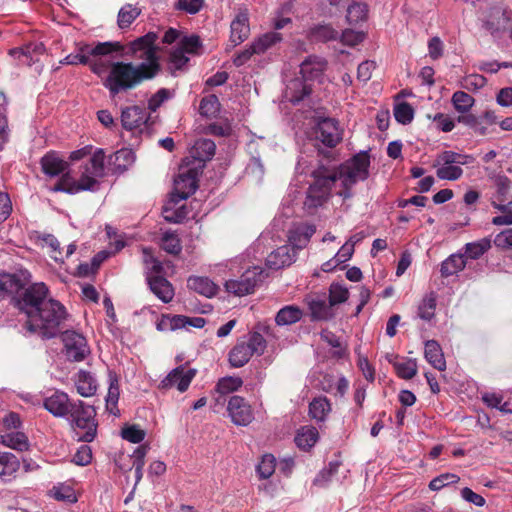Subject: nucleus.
Listing matches in <instances>:
<instances>
[{"mask_svg":"<svg viewBox=\"0 0 512 512\" xmlns=\"http://www.w3.org/2000/svg\"><path fill=\"white\" fill-rule=\"evenodd\" d=\"M170 97L171 92L166 88H161L148 100V109L155 112Z\"/></svg>","mask_w":512,"mask_h":512,"instance_id":"nucleus-63","label":"nucleus"},{"mask_svg":"<svg viewBox=\"0 0 512 512\" xmlns=\"http://www.w3.org/2000/svg\"><path fill=\"white\" fill-rule=\"evenodd\" d=\"M156 66L149 63L115 61L103 78V86L109 91L110 97L135 89L146 80L155 78Z\"/></svg>","mask_w":512,"mask_h":512,"instance_id":"nucleus-3","label":"nucleus"},{"mask_svg":"<svg viewBox=\"0 0 512 512\" xmlns=\"http://www.w3.org/2000/svg\"><path fill=\"white\" fill-rule=\"evenodd\" d=\"M74 384L76 387L77 392L82 397H91L94 396L98 389V382L95 376L85 370H79L74 375Z\"/></svg>","mask_w":512,"mask_h":512,"instance_id":"nucleus-22","label":"nucleus"},{"mask_svg":"<svg viewBox=\"0 0 512 512\" xmlns=\"http://www.w3.org/2000/svg\"><path fill=\"white\" fill-rule=\"evenodd\" d=\"M490 248L491 240L489 238H482L478 241L467 243L465 245V253L471 259H478Z\"/></svg>","mask_w":512,"mask_h":512,"instance_id":"nucleus-40","label":"nucleus"},{"mask_svg":"<svg viewBox=\"0 0 512 512\" xmlns=\"http://www.w3.org/2000/svg\"><path fill=\"white\" fill-rule=\"evenodd\" d=\"M148 284L153 294L164 303H169L174 297L172 284L162 275L152 276L148 274Z\"/></svg>","mask_w":512,"mask_h":512,"instance_id":"nucleus-21","label":"nucleus"},{"mask_svg":"<svg viewBox=\"0 0 512 512\" xmlns=\"http://www.w3.org/2000/svg\"><path fill=\"white\" fill-rule=\"evenodd\" d=\"M227 411L232 422L238 426H247L254 419L251 406L243 397L237 395L230 397Z\"/></svg>","mask_w":512,"mask_h":512,"instance_id":"nucleus-14","label":"nucleus"},{"mask_svg":"<svg viewBox=\"0 0 512 512\" xmlns=\"http://www.w3.org/2000/svg\"><path fill=\"white\" fill-rule=\"evenodd\" d=\"M370 160L366 154H358L340 165L337 170L329 171L326 168L313 172L314 181L310 184L304 206L308 210L316 209L328 199L333 186L338 182L341 189L337 194L344 199L352 196L351 189L359 181L369 176Z\"/></svg>","mask_w":512,"mask_h":512,"instance_id":"nucleus-2","label":"nucleus"},{"mask_svg":"<svg viewBox=\"0 0 512 512\" xmlns=\"http://www.w3.org/2000/svg\"><path fill=\"white\" fill-rule=\"evenodd\" d=\"M158 36L154 32H149L146 35L137 38L130 42L129 50L132 55L139 59H143L142 63H149L156 66V74L161 70L160 58L158 56V47L155 45Z\"/></svg>","mask_w":512,"mask_h":512,"instance_id":"nucleus-9","label":"nucleus"},{"mask_svg":"<svg viewBox=\"0 0 512 512\" xmlns=\"http://www.w3.org/2000/svg\"><path fill=\"white\" fill-rule=\"evenodd\" d=\"M276 459L271 454H266L262 457L261 462L257 466V472L262 479H267L275 471Z\"/></svg>","mask_w":512,"mask_h":512,"instance_id":"nucleus-56","label":"nucleus"},{"mask_svg":"<svg viewBox=\"0 0 512 512\" xmlns=\"http://www.w3.org/2000/svg\"><path fill=\"white\" fill-rule=\"evenodd\" d=\"M181 201H173L172 196L170 197V200L165 204L163 207V217L166 221L171 223H180L182 222L188 214L187 208L185 205L178 204Z\"/></svg>","mask_w":512,"mask_h":512,"instance_id":"nucleus-32","label":"nucleus"},{"mask_svg":"<svg viewBox=\"0 0 512 512\" xmlns=\"http://www.w3.org/2000/svg\"><path fill=\"white\" fill-rule=\"evenodd\" d=\"M436 310V296L434 293H429L423 297L418 306V316L422 320L430 321Z\"/></svg>","mask_w":512,"mask_h":512,"instance_id":"nucleus-39","label":"nucleus"},{"mask_svg":"<svg viewBox=\"0 0 512 512\" xmlns=\"http://www.w3.org/2000/svg\"><path fill=\"white\" fill-rule=\"evenodd\" d=\"M103 56H97L93 57L94 59L90 58L89 65L91 71L96 74L98 77H100L102 80L108 73L110 69V64L112 62L102 59Z\"/></svg>","mask_w":512,"mask_h":512,"instance_id":"nucleus-60","label":"nucleus"},{"mask_svg":"<svg viewBox=\"0 0 512 512\" xmlns=\"http://www.w3.org/2000/svg\"><path fill=\"white\" fill-rule=\"evenodd\" d=\"M327 67L324 58L318 56H309L300 65V73L305 81L319 78Z\"/></svg>","mask_w":512,"mask_h":512,"instance_id":"nucleus-23","label":"nucleus"},{"mask_svg":"<svg viewBox=\"0 0 512 512\" xmlns=\"http://www.w3.org/2000/svg\"><path fill=\"white\" fill-rule=\"evenodd\" d=\"M230 40L234 46L242 43L250 33L249 18L247 13H239L231 22Z\"/></svg>","mask_w":512,"mask_h":512,"instance_id":"nucleus-27","label":"nucleus"},{"mask_svg":"<svg viewBox=\"0 0 512 512\" xmlns=\"http://www.w3.org/2000/svg\"><path fill=\"white\" fill-rule=\"evenodd\" d=\"M510 16L501 7H491L488 11L486 19L483 22L484 28L491 34L499 32L507 25Z\"/></svg>","mask_w":512,"mask_h":512,"instance_id":"nucleus-25","label":"nucleus"},{"mask_svg":"<svg viewBox=\"0 0 512 512\" xmlns=\"http://www.w3.org/2000/svg\"><path fill=\"white\" fill-rule=\"evenodd\" d=\"M466 266V260L462 254H452L441 264V275L449 277L462 271Z\"/></svg>","mask_w":512,"mask_h":512,"instance_id":"nucleus-35","label":"nucleus"},{"mask_svg":"<svg viewBox=\"0 0 512 512\" xmlns=\"http://www.w3.org/2000/svg\"><path fill=\"white\" fill-rule=\"evenodd\" d=\"M376 68L374 61L366 60L359 64L357 68V80L365 85L372 77V72Z\"/></svg>","mask_w":512,"mask_h":512,"instance_id":"nucleus-61","label":"nucleus"},{"mask_svg":"<svg viewBox=\"0 0 512 512\" xmlns=\"http://www.w3.org/2000/svg\"><path fill=\"white\" fill-rule=\"evenodd\" d=\"M122 49L123 46L119 42H100L95 46L79 44L76 52L67 55L60 63L65 65H87L90 63V57L108 56L114 52H120Z\"/></svg>","mask_w":512,"mask_h":512,"instance_id":"nucleus-7","label":"nucleus"},{"mask_svg":"<svg viewBox=\"0 0 512 512\" xmlns=\"http://www.w3.org/2000/svg\"><path fill=\"white\" fill-rule=\"evenodd\" d=\"M460 480V477L453 473H444L433 478L429 483V488L433 491H439L445 486L450 484H456Z\"/></svg>","mask_w":512,"mask_h":512,"instance_id":"nucleus-54","label":"nucleus"},{"mask_svg":"<svg viewBox=\"0 0 512 512\" xmlns=\"http://www.w3.org/2000/svg\"><path fill=\"white\" fill-rule=\"evenodd\" d=\"M437 177L442 180L454 181L463 174V169L458 165H441L436 171Z\"/></svg>","mask_w":512,"mask_h":512,"instance_id":"nucleus-57","label":"nucleus"},{"mask_svg":"<svg viewBox=\"0 0 512 512\" xmlns=\"http://www.w3.org/2000/svg\"><path fill=\"white\" fill-rule=\"evenodd\" d=\"M46 48L42 42H30L22 48L11 50V54L22 64L31 65L38 62L39 57L44 55Z\"/></svg>","mask_w":512,"mask_h":512,"instance_id":"nucleus-20","label":"nucleus"},{"mask_svg":"<svg viewBox=\"0 0 512 512\" xmlns=\"http://www.w3.org/2000/svg\"><path fill=\"white\" fill-rule=\"evenodd\" d=\"M302 318V311L299 307L288 305L280 309L275 317L278 325H291L298 322Z\"/></svg>","mask_w":512,"mask_h":512,"instance_id":"nucleus-37","label":"nucleus"},{"mask_svg":"<svg viewBox=\"0 0 512 512\" xmlns=\"http://www.w3.org/2000/svg\"><path fill=\"white\" fill-rule=\"evenodd\" d=\"M140 15V9L131 5H124L118 13V25L120 28L129 27L132 22Z\"/></svg>","mask_w":512,"mask_h":512,"instance_id":"nucleus-43","label":"nucleus"},{"mask_svg":"<svg viewBox=\"0 0 512 512\" xmlns=\"http://www.w3.org/2000/svg\"><path fill=\"white\" fill-rule=\"evenodd\" d=\"M296 251L290 245H283L272 251L266 258V265L270 269H281L291 265L296 259Z\"/></svg>","mask_w":512,"mask_h":512,"instance_id":"nucleus-18","label":"nucleus"},{"mask_svg":"<svg viewBox=\"0 0 512 512\" xmlns=\"http://www.w3.org/2000/svg\"><path fill=\"white\" fill-rule=\"evenodd\" d=\"M425 359L437 370L444 371L446 369V361L442 349L437 341L428 340L425 343L424 351Z\"/></svg>","mask_w":512,"mask_h":512,"instance_id":"nucleus-29","label":"nucleus"},{"mask_svg":"<svg viewBox=\"0 0 512 512\" xmlns=\"http://www.w3.org/2000/svg\"><path fill=\"white\" fill-rule=\"evenodd\" d=\"M242 385L243 381L240 377L227 376L218 381L215 390L220 395H225L237 391Z\"/></svg>","mask_w":512,"mask_h":512,"instance_id":"nucleus-41","label":"nucleus"},{"mask_svg":"<svg viewBox=\"0 0 512 512\" xmlns=\"http://www.w3.org/2000/svg\"><path fill=\"white\" fill-rule=\"evenodd\" d=\"M195 374L196 370L193 368L178 366L161 381L160 387L163 389L176 387L180 392H184L188 389Z\"/></svg>","mask_w":512,"mask_h":512,"instance_id":"nucleus-15","label":"nucleus"},{"mask_svg":"<svg viewBox=\"0 0 512 512\" xmlns=\"http://www.w3.org/2000/svg\"><path fill=\"white\" fill-rule=\"evenodd\" d=\"M72 402L67 393L57 390L44 399L43 405L53 416L66 418Z\"/></svg>","mask_w":512,"mask_h":512,"instance_id":"nucleus-16","label":"nucleus"},{"mask_svg":"<svg viewBox=\"0 0 512 512\" xmlns=\"http://www.w3.org/2000/svg\"><path fill=\"white\" fill-rule=\"evenodd\" d=\"M339 462H330L328 467L321 470L315 477L313 484L325 487L332 479L333 475L338 471Z\"/></svg>","mask_w":512,"mask_h":512,"instance_id":"nucleus-52","label":"nucleus"},{"mask_svg":"<svg viewBox=\"0 0 512 512\" xmlns=\"http://www.w3.org/2000/svg\"><path fill=\"white\" fill-rule=\"evenodd\" d=\"M330 303L327 304L324 300H313L310 303V311L313 319L327 320L332 317Z\"/></svg>","mask_w":512,"mask_h":512,"instance_id":"nucleus-46","label":"nucleus"},{"mask_svg":"<svg viewBox=\"0 0 512 512\" xmlns=\"http://www.w3.org/2000/svg\"><path fill=\"white\" fill-rule=\"evenodd\" d=\"M104 159V150L96 149L89 160L79 167L80 176L78 179L69 172L64 173L54 186L53 191L76 194L81 191L96 190L99 184L98 180L105 174Z\"/></svg>","mask_w":512,"mask_h":512,"instance_id":"nucleus-4","label":"nucleus"},{"mask_svg":"<svg viewBox=\"0 0 512 512\" xmlns=\"http://www.w3.org/2000/svg\"><path fill=\"white\" fill-rule=\"evenodd\" d=\"M511 205L512 193L510 180L506 176H499L496 179V195L492 201V206L501 212H506Z\"/></svg>","mask_w":512,"mask_h":512,"instance_id":"nucleus-19","label":"nucleus"},{"mask_svg":"<svg viewBox=\"0 0 512 512\" xmlns=\"http://www.w3.org/2000/svg\"><path fill=\"white\" fill-rule=\"evenodd\" d=\"M96 411L93 406L86 404L81 400L73 401L66 419L73 428L86 430L79 437V441L92 442L97 434V423L95 421Z\"/></svg>","mask_w":512,"mask_h":512,"instance_id":"nucleus-5","label":"nucleus"},{"mask_svg":"<svg viewBox=\"0 0 512 512\" xmlns=\"http://www.w3.org/2000/svg\"><path fill=\"white\" fill-rule=\"evenodd\" d=\"M282 40V35L278 32H268L257 40H255L251 46L244 50L234 60L237 66L243 65L253 54H261L273 47Z\"/></svg>","mask_w":512,"mask_h":512,"instance_id":"nucleus-13","label":"nucleus"},{"mask_svg":"<svg viewBox=\"0 0 512 512\" xmlns=\"http://www.w3.org/2000/svg\"><path fill=\"white\" fill-rule=\"evenodd\" d=\"M17 306L27 317L24 324L27 332L42 339L56 337L67 317L65 307L49 297L48 287L42 282L26 288L17 299Z\"/></svg>","mask_w":512,"mask_h":512,"instance_id":"nucleus-1","label":"nucleus"},{"mask_svg":"<svg viewBox=\"0 0 512 512\" xmlns=\"http://www.w3.org/2000/svg\"><path fill=\"white\" fill-rule=\"evenodd\" d=\"M0 443L20 452L27 451L30 446L28 437L20 431L2 433L0 435Z\"/></svg>","mask_w":512,"mask_h":512,"instance_id":"nucleus-30","label":"nucleus"},{"mask_svg":"<svg viewBox=\"0 0 512 512\" xmlns=\"http://www.w3.org/2000/svg\"><path fill=\"white\" fill-rule=\"evenodd\" d=\"M494 244L501 249L512 248V228L505 229L494 238Z\"/></svg>","mask_w":512,"mask_h":512,"instance_id":"nucleus-64","label":"nucleus"},{"mask_svg":"<svg viewBox=\"0 0 512 512\" xmlns=\"http://www.w3.org/2000/svg\"><path fill=\"white\" fill-rule=\"evenodd\" d=\"M189 289L205 296L212 297L217 293L218 287L207 277L191 276L187 280Z\"/></svg>","mask_w":512,"mask_h":512,"instance_id":"nucleus-31","label":"nucleus"},{"mask_svg":"<svg viewBox=\"0 0 512 512\" xmlns=\"http://www.w3.org/2000/svg\"><path fill=\"white\" fill-rule=\"evenodd\" d=\"M393 366L397 375L403 379H411L417 373V363L414 359H406L399 362H394Z\"/></svg>","mask_w":512,"mask_h":512,"instance_id":"nucleus-45","label":"nucleus"},{"mask_svg":"<svg viewBox=\"0 0 512 512\" xmlns=\"http://www.w3.org/2000/svg\"><path fill=\"white\" fill-rule=\"evenodd\" d=\"M368 9L364 3H353L347 8V21L349 24L356 25L367 19Z\"/></svg>","mask_w":512,"mask_h":512,"instance_id":"nucleus-42","label":"nucleus"},{"mask_svg":"<svg viewBox=\"0 0 512 512\" xmlns=\"http://www.w3.org/2000/svg\"><path fill=\"white\" fill-rule=\"evenodd\" d=\"M315 138L327 147H335L342 140L338 121L333 118L319 120L315 128Z\"/></svg>","mask_w":512,"mask_h":512,"instance_id":"nucleus-12","label":"nucleus"},{"mask_svg":"<svg viewBox=\"0 0 512 512\" xmlns=\"http://www.w3.org/2000/svg\"><path fill=\"white\" fill-rule=\"evenodd\" d=\"M20 287L19 279L12 274H0V298H3L13 292L17 291Z\"/></svg>","mask_w":512,"mask_h":512,"instance_id":"nucleus-44","label":"nucleus"},{"mask_svg":"<svg viewBox=\"0 0 512 512\" xmlns=\"http://www.w3.org/2000/svg\"><path fill=\"white\" fill-rule=\"evenodd\" d=\"M451 101L454 109L461 114L468 113L475 103V99L464 91H456Z\"/></svg>","mask_w":512,"mask_h":512,"instance_id":"nucleus-38","label":"nucleus"},{"mask_svg":"<svg viewBox=\"0 0 512 512\" xmlns=\"http://www.w3.org/2000/svg\"><path fill=\"white\" fill-rule=\"evenodd\" d=\"M143 262L146 265V278L151 273L152 276L161 275L163 273L162 263L153 257L149 248H143Z\"/></svg>","mask_w":512,"mask_h":512,"instance_id":"nucleus-49","label":"nucleus"},{"mask_svg":"<svg viewBox=\"0 0 512 512\" xmlns=\"http://www.w3.org/2000/svg\"><path fill=\"white\" fill-rule=\"evenodd\" d=\"M349 291L344 286L333 283L329 289V303L330 306L344 303L348 300Z\"/></svg>","mask_w":512,"mask_h":512,"instance_id":"nucleus-53","label":"nucleus"},{"mask_svg":"<svg viewBox=\"0 0 512 512\" xmlns=\"http://www.w3.org/2000/svg\"><path fill=\"white\" fill-rule=\"evenodd\" d=\"M311 35L314 40L327 42L335 40L338 37V32L330 25H319L312 29Z\"/></svg>","mask_w":512,"mask_h":512,"instance_id":"nucleus-51","label":"nucleus"},{"mask_svg":"<svg viewBox=\"0 0 512 512\" xmlns=\"http://www.w3.org/2000/svg\"><path fill=\"white\" fill-rule=\"evenodd\" d=\"M62 341L65 347V354L70 360L82 361L90 352L85 337L75 331H65L62 334Z\"/></svg>","mask_w":512,"mask_h":512,"instance_id":"nucleus-11","label":"nucleus"},{"mask_svg":"<svg viewBox=\"0 0 512 512\" xmlns=\"http://www.w3.org/2000/svg\"><path fill=\"white\" fill-rule=\"evenodd\" d=\"M220 109V103L216 95L204 97L199 106L200 114L206 117H214Z\"/></svg>","mask_w":512,"mask_h":512,"instance_id":"nucleus-48","label":"nucleus"},{"mask_svg":"<svg viewBox=\"0 0 512 512\" xmlns=\"http://www.w3.org/2000/svg\"><path fill=\"white\" fill-rule=\"evenodd\" d=\"M471 161H472L471 156L458 154L453 151H444L441 155H439V160H438V162L443 165L458 164V166L468 164Z\"/></svg>","mask_w":512,"mask_h":512,"instance_id":"nucleus-50","label":"nucleus"},{"mask_svg":"<svg viewBox=\"0 0 512 512\" xmlns=\"http://www.w3.org/2000/svg\"><path fill=\"white\" fill-rule=\"evenodd\" d=\"M149 116L144 108L140 106H130L122 110L121 123L124 129L133 131L141 129L143 125H147Z\"/></svg>","mask_w":512,"mask_h":512,"instance_id":"nucleus-17","label":"nucleus"},{"mask_svg":"<svg viewBox=\"0 0 512 512\" xmlns=\"http://www.w3.org/2000/svg\"><path fill=\"white\" fill-rule=\"evenodd\" d=\"M121 436L123 439L136 444L145 438V431L136 425H131L122 429Z\"/></svg>","mask_w":512,"mask_h":512,"instance_id":"nucleus-62","label":"nucleus"},{"mask_svg":"<svg viewBox=\"0 0 512 512\" xmlns=\"http://www.w3.org/2000/svg\"><path fill=\"white\" fill-rule=\"evenodd\" d=\"M189 58L185 55L183 49L175 48L169 56V69L172 74L176 71H182L186 67Z\"/></svg>","mask_w":512,"mask_h":512,"instance_id":"nucleus-47","label":"nucleus"},{"mask_svg":"<svg viewBox=\"0 0 512 512\" xmlns=\"http://www.w3.org/2000/svg\"><path fill=\"white\" fill-rule=\"evenodd\" d=\"M51 495L59 501L74 503L77 501L74 490L70 486L60 485L53 487Z\"/></svg>","mask_w":512,"mask_h":512,"instance_id":"nucleus-59","label":"nucleus"},{"mask_svg":"<svg viewBox=\"0 0 512 512\" xmlns=\"http://www.w3.org/2000/svg\"><path fill=\"white\" fill-rule=\"evenodd\" d=\"M394 117L401 124H409L413 120L414 110L406 102L399 103L394 107Z\"/></svg>","mask_w":512,"mask_h":512,"instance_id":"nucleus-55","label":"nucleus"},{"mask_svg":"<svg viewBox=\"0 0 512 512\" xmlns=\"http://www.w3.org/2000/svg\"><path fill=\"white\" fill-rule=\"evenodd\" d=\"M162 248L170 254H178L182 249L178 236L173 232L163 234Z\"/></svg>","mask_w":512,"mask_h":512,"instance_id":"nucleus-58","label":"nucleus"},{"mask_svg":"<svg viewBox=\"0 0 512 512\" xmlns=\"http://www.w3.org/2000/svg\"><path fill=\"white\" fill-rule=\"evenodd\" d=\"M19 469L20 461L13 453L0 452V479L3 482L15 479Z\"/></svg>","mask_w":512,"mask_h":512,"instance_id":"nucleus-26","label":"nucleus"},{"mask_svg":"<svg viewBox=\"0 0 512 512\" xmlns=\"http://www.w3.org/2000/svg\"><path fill=\"white\" fill-rule=\"evenodd\" d=\"M318 430L313 426L302 427L295 437L296 445L303 449L308 450L315 445L318 440Z\"/></svg>","mask_w":512,"mask_h":512,"instance_id":"nucleus-34","label":"nucleus"},{"mask_svg":"<svg viewBox=\"0 0 512 512\" xmlns=\"http://www.w3.org/2000/svg\"><path fill=\"white\" fill-rule=\"evenodd\" d=\"M262 271L257 267L247 269L239 279H230L225 282L227 292L236 296H244L254 292L255 287L261 281Z\"/></svg>","mask_w":512,"mask_h":512,"instance_id":"nucleus-10","label":"nucleus"},{"mask_svg":"<svg viewBox=\"0 0 512 512\" xmlns=\"http://www.w3.org/2000/svg\"><path fill=\"white\" fill-rule=\"evenodd\" d=\"M67 162L62 160L56 153L50 152L41 159V168L45 175L56 177L67 169Z\"/></svg>","mask_w":512,"mask_h":512,"instance_id":"nucleus-28","label":"nucleus"},{"mask_svg":"<svg viewBox=\"0 0 512 512\" xmlns=\"http://www.w3.org/2000/svg\"><path fill=\"white\" fill-rule=\"evenodd\" d=\"M203 165L188 167L182 165L178 176L174 180V189L171 193L172 200L184 201L198 188V177L202 173Z\"/></svg>","mask_w":512,"mask_h":512,"instance_id":"nucleus-8","label":"nucleus"},{"mask_svg":"<svg viewBox=\"0 0 512 512\" xmlns=\"http://www.w3.org/2000/svg\"><path fill=\"white\" fill-rule=\"evenodd\" d=\"M266 346V340L260 333H250L230 350L229 363L234 368L243 367L254 354L262 355Z\"/></svg>","mask_w":512,"mask_h":512,"instance_id":"nucleus-6","label":"nucleus"},{"mask_svg":"<svg viewBox=\"0 0 512 512\" xmlns=\"http://www.w3.org/2000/svg\"><path fill=\"white\" fill-rule=\"evenodd\" d=\"M215 150L216 145L210 139H200L196 141L194 145V153L197 162L196 167H199L200 165L204 166V162L214 156Z\"/></svg>","mask_w":512,"mask_h":512,"instance_id":"nucleus-33","label":"nucleus"},{"mask_svg":"<svg viewBox=\"0 0 512 512\" xmlns=\"http://www.w3.org/2000/svg\"><path fill=\"white\" fill-rule=\"evenodd\" d=\"M331 411V404L326 397L314 398L309 404V415L316 421H324Z\"/></svg>","mask_w":512,"mask_h":512,"instance_id":"nucleus-36","label":"nucleus"},{"mask_svg":"<svg viewBox=\"0 0 512 512\" xmlns=\"http://www.w3.org/2000/svg\"><path fill=\"white\" fill-rule=\"evenodd\" d=\"M311 93V86L303 78H294L286 86L284 97L287 101L297 104Z\"/></svg>","mask_w":512,"mask_h":512,"instance_id":"nucleus-24","label":"nucleus"}]
</instances>
